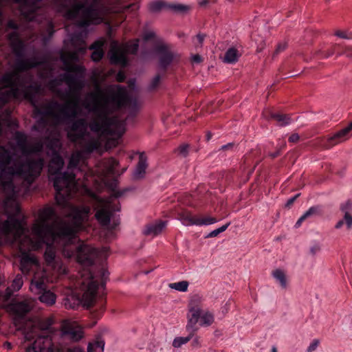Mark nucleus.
<instances>
[{
    "label": "nucleus",
    "instance_id": "nucleus-1",
    "mask_svg": "<svg viewBox=\"0 0 352 352\" xmlns=\"http://www.w3.org/2000/svg\"><path fill=\"white\" fill-rule=\"evenodd\" d=\"M45 61V58L38 60L36 57L16 60L13 70L0 78V105L5 104L12 98H25L34 106V113L41 116L42 120L51 118L54 124L57 125L78 115L80 98L77 95L65 91L56 93L61 100H65L63 104L52 102L41 107L36 104L35 98L41 91V85L33 80V76L27 71Z\"/></svg>",
    "mask_w": 352,
    "mask_h": 352
},
{
    "label": "nucleus",
    "instance_id": "nucleus-2",
    "mask_svg": "<svg viewBox=\"0 0 352 352\" xmlns=\"http://www.w3.org/2000/svg\"><path fill=\"white\" fill-rule=\"evenodd\" d=\"M65 219H59L53 208L47 207L41 211L38 219L32 228L33 238L23 233L15 236V230L12 229L14 239L19 241V248L21 253L20 269L23 273L28 274L33 265H37L36 257L29 252L37 250L46 243L47 247L44 257L49 265L55 259V250L50 242H54L57 237L73 239L76 231L80 229L85 221H87L90 212V208L75 210L67 207V211L60 212Z\"/></svg>",
    "mask_w": 352,
    "mask_h": 352
},
{
    "label": "nucleus",
    "instance_id": "nucleus-3",
    "mask_svg": "<svg viewBox=\"0 0 352 352\" xmlns=\"http://www.w3.org/2000/svg\"><path fill=\"white\" fill-rule=\"evenodd\" d=\"M129 98L125 88L117 86L104 90L97 86L87 96L83 105L94 116L89 124L92 132L98 135L121 136L125 131V122L110 115L126 106Z\"/></svg>",
    "mask_w": 352,
    "mask_h": 352
},
{
    "label": "nucleus",
    "instance_id": "nucleus-4",
    "mask_svg": "<svg viewBox=\"0 0 352 352\" xmlns=\"http://www.w3.org/2000/svg\"><path fill=\"white\" fill-rule=\"evenodd\" d=\"M19 4L22 16L27 21H41L44 6L50 0H12ZM58 6L65 10L68 19H79V27H85L90 23H100L103 20L106 8L101 0H58Z\"/></svg>",
    "mask_w": 352,
    "mask_h": 352
},
{
    "label": "nucleus",
    "instance_id": "nucleus-5",
    "mask_svg": "<svg viewBox=\"0 0 352 352\" xmlns=\"http://www.w3.org/2000/svg\"><path fill=\"white\" fill-rule=\"evenodd\" d=\"M23 164L25 163L16 155L15 149L9 150L0 146V185L5 194V210L10 215H19L21 211L19 204L15 200L16 191L12 183L13 177L18 175L24 179L22 175L16 172L11 173L10 169H16Z\"/></svg>",
    "mask_w": 352,
    "mask_h": 352
},
{
    "label": "nucleus",
    "instance_id": "nucleus-6",
    "mask_svg": "<svg viewBox=\"0 0 352 352\" xmlns=\"http://www.w3.org/2000/svg\"><path fill=\"white\" fill-rule=\"evenodd\" d=\"M63 165V159L57 154L53 155L49 164L50 179L53 181L56 190L55 199L57 206L60 210L65 211H67V207L75 210L89 208L85 206H74L69 202L72 195L76 190V182L75 174L72 171L59 173Z\"/></svg>",
    "mask_w": 352,
    "mask_h": 352
},
{
    "label": "nucleus",
    "instance_id": "nucleus-7",
    "mask_svg": "<svg viewBox=\"0 0 352 352\" xmlns=\"http://www.w3.org/2000/svg\"><path fill=\"white\" fill-rule=\"evenodd\" d=\"M52 324L53 320L50 318L36 319L32 322L25 338L28 340L34 339L32 348L35 352H83L79 346H55L54 341L58 331Z\"/></svg>",
    "mask_w": 352,
    "mask_h": 352
},
{
    "label": "nucleus",
    "instance_id": "nucleus-8",
    "mask_svg": "<svg viewBox=\"0 0 352 352\" xmlns=\"http://www.w3.org/2000/svg\"><path fill=\"white\" fill-rule=\"evenodd\" d=\"M86 50L85 43L80 41L79 47L73 52H64L60 55V58L64 65V69L69 73L63 74L60 78L51 80L49 82L50 89L55 93H61L58 87L65 81L68 87V92H78L83 86V78L85 76V68L74 63L78 60L79 54H83Z\"/></svg>",
    "mask_w": 352,
    "mask_h": 352
},
{
    "label": "nucleus",
    "instance_id": "nucleus-9",
    "mask_svg": "<svg viewBox=\"0 0 352 352\" xmlns=\"http://www.w3.org/2000/svg\"><path fill=\"white\" fill-rule=\"evenodd\" d=\"M14 139L21 153L19 157L25 164H21L16 169L11 168L10 172H16L22 175L24 179L28 184H31L40 175L43 167V160L41 158H34L31 153L41 151L43 144L39 142L32 148H29L26 135L21 132L15 133Z\"/></svg>",
    "mask_w": 352,
    "mask_h": 352
},
{
    "label": "nucleus",
    "instance_id": "nucleus-10",
    "mask_svg": "<svg viewBox=\"0 0 352 352\" xmlns=\"http://www.w3.org/2000/svg\"><path fill=\"white\" fill-rule=\"evenodd\" d=\"M76 294L67 296L63 300L66 309H74L81 303L87 309L91 307L95 302L98 283L94 280L88 270H85L78 276L75 283Z\"/></svg>",
    "mask_w": 352,
    "mask_h": 352
},
{
    "label": "nucleus",
    "instance_id": "nucleus-11",
    "mask_svg": "<svg viewBox=\"0 0 352 352\" xmlns=\"http://www.w3.org/2000/svg\"><path fill=\"white\" fill-rule=\"evenodd\" d=\"M68 138L74 142L79 143L82 150L91 153L100 146L99 138H91L87 132V123L85 119L74 121L67 132Z\"/></svg>",
    "mask_w": 352,
    "mask_h": 352
},
{
    "label": "nucleus",
    "instance_id": "nucleus-12",
    "mask_svg": "<svg viewBox=\"0 0 352 352\" xmlns=\"http://www.w3.org/2000/svg\"><path fill=\"white\" fill-rule=\"evenodd\" d=\"M138 50V43L134 42L120 45L118 42L113 41L111 43L109 51L110 60L113 64L125 66L127 63L126 54H134Z\"/></svg>",
    "mask_w": 352,
    "mask_h": 352
},
{
    "label": "nucleus",
    "instance_id": "nucleus-13",
    "mask_svg": "<svg viewBox=\"0 0 352 352\" xmlns=\"http://www.w3.org/2000/svg\"><path fill=\"white\" fill-rule=\"evenodd\" d=\"M98 256V251L95 248L90 245L82 244L77 248V261L82 265V269L79 272L80 276L85 270L90 272L94 280L98 281L96 276H94L89 267L94 265L96 258Z\"/></svg>",
    "mask_w": 352,
    "mask_h": 352
},
{
    "label": "nucleus",
    "instance_id": "nucleus-14",
    "mask_svg": "<svg viewBox=\"0 0 352 352\" xmlns=\"http://www.w3.org/2000/svg\"><path fill=\"white\" fill-rule=\"evenodd\" d=\"M191 304L190 307V314L187 316V324L186 326V329L190 332L188 336L186 337H177L173 341V346L175 348H179L183 344H186L189 342L195 336L196 331H197V328L195 327L197 324V318H198V309L196 307L192 306Z\"/></svg>",
    "mask_w": 352,
    "mask_h": 352
},
{
    "label": "nucleus",
    "instance_id": "nucleus-15",
    "mask_svg": "<svg viewBox=\"0 0 352 352\" xmlns=\"http://www.w3.org/2000/svg\"><path fill=\"white\" fill-rule=\"evenodd\" d=\"M191 304L198 309L199 316L197 318V322L199 321V324L201 326L209 327L214 322V319L213 314L210 311L204 310L202 309V298L198 295H195L190 298L188 305L187 316L190 314V309Z\"/></svg>",
    "mask_w": 352,
    "mask_h": 352
},
{
    "label": "nucleus",
    "instance_id": "nucleus-16",
    "mask_svg": "<svg viewBox=\"0 0 352 352\" xmlns=\"http://www.w3.org/2000/svg\"><path fill=\"white\" fill-rule=\"evenodd\" d=\"M34 306V302L33 300L25 299L10 304L7 307V310L13 316L14 322L17 324L19 320L23 318L32 310Z\"/></svg>",
    "mask_w": 352,
    "mask_h": 352
},
{
    "label": "nucleus",
    "instance_id": "nucleus-17",
    "mask_svg": "<svg viewBox=\"0 0 352 352\" xmlns=\"http://www.w3.org/2000/svg\"><path fill=\"white\" fill-rule=\"evenodd\" d=\"M156 52L160 56V66L164 70H166L171 63L177 62L179 59V55L170 51L168 46L164 44L157 45Z\"/></svg>",
    "mask_w": 352,
    "mask_h": 352
},
{
    "label": "nucleus",
    "instance_id": "nucleus-18",
    "mask_svg": "<svg viewBox=\"0 0 352 352\" xmlns=\"http://www.w3.org/2000/svg\"><path fill=\"white\" fill-rule=\"evenodd\" d=\"M61 335L77 342L83 337V331L76 322H65L61 327Z\"/></svg>",
    "mask_w": 352,
    "mask_h": 352
},
{
    "label": "nucleus",
    "instance_id": "nucleus-19",
    "mask_svg": "<svg viewBox=\"0 0 352 352\" xmlns=\"http://www.w3.org/2000/svg\"><path fill=\"white\" fill-rule=\"evenodd\" d=\"M352 131V122L345 128L335 133L327 139V142L322 146L324 149H329L349 138Z\"/></svg>",
    "mask_w": 352,
    "mask_h": 352
},
{
    "label": "nucleus",
    "instance_id": "nucleus-20",
    "mask_svg": "<svg viewBox=\"0 0 352 352\" xmlns=\"http://www.w3.org/2000/svg\"><path fill=\"white\" fill-rule=\"evenodd\" d=\"M30 291L36 294H40L47 289V278L43 272L36 273L32 279L30 286Z\"/></svg>",
    "mask_w": 352,
    "mask_h": 352
},
{
    "label": "nucleus",
    "instance_id": "nucleus-21",
    "mask_svg": "<svg viewBox=\"0 0 352 352\" xmlns=\"http://www.w3.org/2000/svg\"><path fill=\"white\" fill-rule=\"evenodd\" d=\"M166 225V221H157L147 224L143 231V234L146 236H155L161 234Z\"/></svg>",
    "mask_w": 352,
    "mask_h": 352
},
{
    "label": "nucleus",
    "instance_id": "nucleus-22",
    "mask_svg": "<svg viewBox=\"0 0 352 352\" xmlns=\"http://www.w3.org/2000/svg\"><path fill=\"white\" fill-rule=\"evenodd\" d=\"M8 39L14 53L17 57L21 58L23 55L24 46L17 33L15 32L10 33Z\"/></svg>",
    "mask_w": 352,
    "mask_h": 352
},
{
    "label": "nucleus",
    "instance_id": "nucleus-23",
    "mask_svg": "<svg viewBox=\"0 0 352 352\" xmlns=\"http://www.w3.org/2000/svg\"><path fill=\"white\" fill-rule=\"evenodd\" d=\"M146 168L147 158L143 153H141L139 156V160L135 170L133 173V179L139 180L144 178Z\"/></svg>",
    "mask_w": 352,
    "mask_h": 352
},
{
    "label": "nucleus",
    "instance_id": "nucleus-24",
    "mask_svg": "<svg viewBox=\"0 0 352 352\" xmlns=\"http://www.w3.org/2000/svg\"><path fill=\"white\" fill-rule=\"evenodd\" d=\"M340 210L344 213V219L349 230L352 228V201L347 200L340 206Z\"/></svg>",
    "mask_w": 352,
    "mask_h": 352
},
{
    "label": "nucleus",
    "instance_id": "nucleus-25",
    "mask_svg": "<svg viewBox=\"0 0 352 352\" xmlns=\"http://www.w3.org/2000/svg\"><path fill=\"white\" fill-rule=\"evenodd\" d=\"M119 162L116 160L114 158H109L107 160L104 164L105 169V175H120L122 173H124L126 168H124L120 173H118L116 171V168L118 166Z\"/></svg>",
    "mask_w": 352,
    "mask_h": 352
},
{
    "label": "nucleus",
    "instance_id": "nucleus-26",
    "mask_svg": "<svg viewBox=\"0 0 352 352\" xmlns=\"http://www.w3.org/2000/svg\"><path fill=\"white\" fill-rule=\"evenodd\" d=\"M23 284V277L20 274H17L12 281V285L6 289V298L8 299L14 291L19 290Z\"/></svg>",
    "mask_w": 352,
    "mask_h": 352
},
{
    "label": "nucleus",
    "instance_id": "nucleus-27",
    "mask_svg": "<svg viewBox=\"0 0 352 352\" xmlns=\"http://www.w3.org/2000/svg\"><path fill=\"white\" fill-rule=\"evenodd\" d=\"M103 42L96 41L90 47V49L94 50L91 56L94 61H99L103 57Z\"/></svg>",
    "mask_w": 352,
    "mask_h": 352
},
{
    "label": "nucleus",
    "instance_id": "nucleus-28",
    "mask_svg": "<svg viewBox=\"0 0 352 352\" xmlns=\"http://www.w3.org/2000/svg\"><path fill=\"white\" fill-rule=\"evenodd\" d=\"M38 295L39 300L47 306L53 305L56 302V296L50 290L45 289Z\"/></svg>",
    "mask_w": 352,
    "mask_h": 352
},
{
    "label": "nucleus",
    "instance_id": "nucleus-29",
    "mask_svg": "<svg viewBox=\"0 0 352 352\" xmlns=\"http://www.w3.org/2000/svg\"><path fill=\"white\" fill-rule=\"evenodd\" d=\"M97 220L103 226H107L110 223L111 212L105 208L98 210L96 213Z\"/></svg>",
    "mask_w": 352,
    "mask_h": 352
},
{
    "label": "nucleus",
    "instance_id": "nucleus-30",
    "mask_svg": "<svg viewBox=\"0 0 352 352\" xmlns=\"http://www.w3.org/2000/svg\"><path fill=\"white\" fill-rule=\"evenodd\" d=\"M179 219L186 226H197V219L193 217L190 212L185 211L179 213Z\"/></svg>",
    "mask_w": 352,
    "mask_h": 352
},
{
    "label": "nucleus",
    "instance_id": "nucleus-31",
    "mask_svg": "<svg viewBox=\"0 0 352 352\" xmlns=\"http://www.w3.org/2000/svg\"><path fill=\"white\" fill-rule=\"evenodd\" d=\"M320 213V208L319 206H313L311 207L306 212L302 215L300 219L296 222V227H299L302 222L305 221L306 219L309 218L311 216L319 214Z\"/></svg>",
    "mask_w": 352,
    "mask_h": 352
},
{
    "label": "nucleus",
    "instance_id": "nucleus-32",
    "mask_svg": "<svg viewBox=\"0 0 352 352\" xmlns=\"http://www.w3.org/2000/svg\"><path fill=\"white\" fill-rule=\"evenodd\" d=\"M239 57L238 51L235 48H230L224 55V62L233 63L237 61Z\"/></svg>",
    "mask_w": 352,
    "mask_h": 352
},
{
    "label": "nucleus",
    "instance_id": "nucleus-33",
    "mask_svg": "<svg viewBox=\"0 0 352 352\" xmlns=\"http://www.w3.org/2000/svg\"><path fill=\"white\" fill-rule=\"evenodd\" d=\"M270 117L273 119H275L280 126L287 125L291 121V118L289 115L286 114L271 113Z\"/></svg>",
    "mask_w": 352,
    "mask_h": 352
},
{
    "label": "nucleus",
    "instance_id": "nucleus-34",
    "mask_svg": "<svg viewBox=\"0 0 352 352\" xmlns=\"http://www.w3.org/2000/svg\"><path fill=\"white\" fill-rule=\"evenodd\" d=\"M168 4H166L162 1H154L148 3V10L151 12L156 13L160 12L162 8H167Z\"/></svg>",
    "mask_w": 352,
    "mask_h": 352
},
{
    "label": "nucleus",
    "instance_id": "nucleus-35",
    "mask_svg": "<svg viewBox=\"0 0 352 352\" xmlns=\"http://www.w3.org/2000/svg\"><path fill=\"white\" fill-rule=\"evenodd\" d=\"M81 159V153L80 152L73 153L70 157L68 169L72 170L74 168H76L79 164Z\"/></svg>",
    "mask_w": 352,
    "mask_h": 352
},
{
    "label": "nucleus",
    "instance_id": "nucleus-36",
    "mask_svg": "<svg viewBox=\"0 0 352 352\" xmlns=\"http://www.w3.org/2000/svg\"><path fill=\"white\" fill-rule=\"evenodd\" d=\"M274 277L278 280L283 287H286L287 280L285 274L281 270L277 269L273 272Z\"/></svg>",
    "mask_w": 352,
    "mask_h": 352
},
{
    "label": "nucleus",
    "instance_id": "nucleus-37",
    "mask_svg": "<svg viewBox=\"0 0 352 352\" xmlns=\"http://www.w3.org/2000/svg\"><path fill=\"white\" fill-rule=\"evenodd\" d=\"M169 287L179 292H186L188 289V283L186 280H182L178 283H170Z\"/></svg>",
    "mask_w": 352,
    "mask_h": 352
},
{
    "label": "nucleus",
    "instance_id": "nucleus-38",
    "mask_svg": "<svg viewBox=\"0 0 352 352\" xmlns=\"http://www.w3.org/2000/svg\"><path fill=\"white\" fill-rule=\"evenodd\" d=\"M167 8L175 12H185L189 10V7L179 3L168 4Z\"/></svg>",
    "mask_w": 352,
    "mask_h": 352
},
{
    "label": "nucleus",
    "instance_id": "nucleus-39",
    "mask_svg": "<svg viewBox=\"0 0 352 352\" xmlns=\"http://www.w3.org/2000/svg\"><path fill=\"white\" fill-rule=\"evenodd\" d=\"M104 342L102 341H97L95 343H90L88 345L87 347V351L88 352H94L96 351L98 349H99L100 351H103L104 348Z\"/></svg>",
    "mask_w": 352,
    "mask_h": 352
},
{
    "label": "nucleus",
    "instance_id": "nucleus-40",
    "mask_svg": "<svg viewBox=\"0 0 352 352\" xmlns=\"http://www.w3.org/2000/svg\"><path fill=\"white\" fill-rule=\"evenodd\" d=\"M217 221V219L214 217H207L205 218L197 219V226L210 225L214 223Z\"/></svg>",
    "mask_w": 352,
    "mask_h": 352
},
{
    "label": "nucleus",
    "instance_id": "nucleus-41",
    "mask_svg": "<svg viewBox=\"0 0 352 352\" xmlns=\"http://www.w3.org/2000/svg\"><path fill=\"white\" fill-rule=\"evenodd\" d=\"M161 76L160 74H157L151 81L148 85V89L150 91L155 90L160 84Z\"/></svg>",
    "mask_w": 352,
    "mask_h": 352
},
{
    "label": "nucleus",
    "instance_id": "nucleus-42",
    "mask_svg": "<svg viewBox=\"0 0 352 352\" xmlns=\"http://www.w3.org/2000/svg\"><path fill=\"white\" fill-rule=\"evenodd\" d=\"M230 223H226V225H223L221 227L219 228L218 229H216L213 231H212L211 232H210L207 237H215L217 236L219 234H220L221 232H224L227 228L228 227L230 226Z\"/></svg>",
    "mask_w": 352,
    "mask_h": 352
},
{
    "label": "nucleus",
    "instance_id": "nucleus-43",
    "mask_svg": "<svg viewBox=\"0 0 352 352\" xmlns=\"http://www.w3.org/2000/svg\"><path fill=\"white\" fill-rule=\"evenodd\" d=\"M188 148L189 145L188 144H182L179 146L175 151L179 153V155H181L183 157H186L188 154Z\"/></svg>",
    "mask_w": 352,
    "mask_h": 352
},
{
    "label": "nucleus",
    "instance_id": "nucleus-44",
    "mask_svg": "<svg viewBox=\"0 0 352 352\" xmlns=\"http://www.w3.org/2000/svg\"><path fill=\"white\" fill-rule=\"evenodd\" d=\"M335 35L344 39H352V33L346 31L337 30Z\"/></svg>",
    "mask_w": 352,
    "mask_h": 352
},
{
    "label": "nucleus",
    "instance_id": "nucleus-45",
    "mask_svg": "<svg viewBox=\"0 0 352 352\" xmlns=\"http://www.w3.org/2000/svg\"><path fill=\"white\" fill-rule=\"evenodd\" d=\"M287 48V43H279L277 47H276V49L275 50L273 55H272V58H275V56L278 54L280 52L284 51L285 49Z\"/></svg>",
    "mask_w": 352,
    "mask_h": 352
},
{
    "label": "nucleus",
    "instance_id": "nucleus-46",
    "mask_svg": "<svg viewBox=\"0 0 352 352\" xmlns=\"http://www.w3.org/2000/svg\"><path fill=\"white\" fill-rule=\"evenodd\" d=\"M320 344V341L318 339H316L313 341V342L310 344V346L308 348V352H313L316 349L318 346Z\"/></svg>",
    "mask_w": 352,
    "mask_h": 352
},
{
    "label": "nucleus",
    "instance_id": "nucleus-47",
    "mask_svg": "<svg viewBox=\"0 0 352 352\" xmlns=\"http://www.w3.org/2000/svg\"><path fill=\"white\" fill-rule=\"evenodd\" d=\"M54 25L50 21H47V32L50 36H51L54 33Z\"/></svg>",
    "mask_w": 352,
    "mask_h": 352
},
{
    "label": "nucleus",
    "instance_id": "nucleus-48",
    "mask_svg": "<svg viewBox=\"0 0 352 352\" xmlns=\"http://www.w3.org/2000/svg\"><path fill=\"white\" fill-rule=\"evenodd\" d=\"M299 139L300 136L298 133H293L289 136V141L290 142L296 143L299 140Z\"/></svg>",
    "mask_w": 352,
    "mask_h": 352
},
{
    "label": "nucleus",
    "instance_id": "nucleus-49",
    "mask_svg": "<svg viewBox=\"0 0 352 352\" xmlns=\"http://www.w3.org/2000/svg\"><path fill=\"white\" fill-rule=\"evenodd\" d=\"M52 148H56L60 146L59 140L57 138H53L50 145H48Z\"/></svg>",
    "mask_w": 352,
    "mask_h": 352
},
{
    "label": "nucleus",
    "instance_id": "nucleus-50",
    "mask_svg": "<svg viewBox=\"0 0 352 352\" xmlns=\"http://www.w3.org/2000/svg\"><path fill=\"white\" fill-rule=\"evenodd\" d=\"M299 196H300V194H297L294 197H293L290 198L289 199H288L287 203H286V204H285V206L286 207H290L294 204V202L297 199V197H298Z\"/></svg>",
    "mask_w": 352,
    "mask_h": 352
},
{
    "label": "nucleus",
    "instance_id": "nucleus-51",
    "mask_svg": "<svg viewBox=\"0 0 352 352\" xmlns=\"http://www.w3.org/2000/svg\"><path fill=\"white\" fill-rule=\"evenodd\" d=\"M192 346L193 347H197V348H199L201 346V343H200V340H199V337H195L192 343H191Z\"/></svg>",
    "mask_w": 352,
    "mask_h": 352
},
{
    "label": "nucleus",
    "instance_id": "nucleus-52",
    "mask_svg": "<svg viewBox=\"0 0 352 352\" xmlns=\"http://www.w3.org/2000/svg\"><path fill=\"white\" fill-rule=\"evenodd\" d=\"M206 36L205 34H198L196 36L197 41H198V43H199V45L200 47L202 46V44H203V42L204 41V38H205Z\"/></svg>",
    "mask_w": 352,
    "mask_h": 352
},
{
    "label": "nucleus",
    "instance_id": "nucleus-53",
    "mask_svg": "<svg viewBox=\"0 0 352 352\" xmlns=\"http://www.w3.org/2000/svg\"><path fill=\"white\" fill-rule=\"evenodd\" d=\"M125 79V75L124 74V73L120 72L117 76H116V80L118 81V82H123Z\"/></svg>",
    "mask_w": 352,
    "mask_h": 352
},
{
    "label": "nucleus",
    "instance_id": "nucleus-54",
    "mask_svg": "<svg viewBox=\"0 0 352 352\" xmlns=\"http://www.w3.org/2000/svg\"><path fill=\"white\" fill-rule=\"evenodd\" d=\"M155 36V34L152 32H147L144 36V39L146 41H148L151 38H153Z\"/></svg>",
    "mask_w": 352,
    "mask_h": 352
},
{
    "label": "nucleus",
    "instance_id": "nucleus-55",
    "mask_svg": "<svg viewBox=\"0 0 352 352\" xmlns=\"http://www.w3.org/2000/svg\"><path fill=\"white\" fill-rule=\"evenodd\" d=\"M192 60L195 63H199L201 62L202 58L199 54H195L192 56Z\"/></svg>",
    "mask_w": 352,
    "mask_h": 352
},
{
    "label": "nucleus",
    "instance_id": "nucleus-56",
    "mask_svg": "<svg viewBox=\"0 0 352 352\" xmlns=\"http://www.w3.org/2000/svg\"><path fill=\"white\" fill-rule=\"evenodd\" d=\"M8 28L14 30L17 28V25L14 21H10L8 23Z\"/></svg>",
    "mask_w": 352,
    "mask_h": 352
},
{
    "label": "nucleus",
    "instance_id": "nucleus-57",
    "mask_svg": "<svg viewBox=\"0 0 352 352\" xmlns=\"http://www.w3.org/2000/svg\"><path fill=\"white\" fill-rule=\"evenodd\" d=\"M280 149L277 150L276 152L274 153H269V156L272 158V159H274L276 158V157H278L279 155H280Z\"/></svg>",
    "mask_w": 352,
    "mask_h": 352
},
{
    "label": "nucleus",
    "instance_id": "nucleus-58",
    "mask_svg": "<svg viewBox=\"0 0 352 352\" xmlns=\"http://www.w3.org/2000/svg\"><path fill=\"white\" fill-rule=\"evenodd\" d=\"M333 54H334V50H327V52H325L324 53V56L325 58H329L331 56H332Z\"/></svg>",
    "mask_w": 352,
    "mask_h": 352
},
{
    "label": "nucleus",
    "instance_id": "nucleus-59",
    "mask_svg": "<svg viewBox=\"0 0 352 352\" xmlns=\"http://www.w3.org/2000/svg\"><path fill=\"white\" fill-rule=\"evenodd\" d=\"M344 222H345V221H344V219H341V220H340V221H338L337 222V223L336 224L335 228H336V229H339V228H340L343 226V224H344Z\"/></svg>",
    "mask_w": 352,
    "mask_h": 352
},
{
    "label": "nucleus",
    "instance_id": "nucleus-60",
    "mask_svg": "<svg viewBox=\"0 0 352 352\" xmlns=\"http://www.w3.org/2000/svg\"><path fill=\"white\" fill-rule=\"evenodd\" d=\"M265 47V43L262 42L260 45L257 47L256 52H261Z\"/></svg>",
    "mask_w": 352,
    "mask_h": 352
},
{
    "label": "nucleus",
    "instance_id": "nucleus-61",
    "mask_svg": "<svg viewBox=\"0 0 352 352\" xmlns=\"http://www.w3.org/2000/svg\"><path fill=\"white\" fill-rule=\"evenodd\" d=\"M320 250V247L318 245H316L311 248V252L313 254H315Z\"/></svg>",
    "mask_w": 352,
    "mask_h": 352
},
{
    "label": "nucleus",
    "instance_id": "nucleus-62",
    "mask_svg": "<svg viewBox=\"0 0 352 352\" xmlns=\"http://www.w3.org/2000/svg\"><path fill=\"white\" fill-rule=\"evenodd\" d=\"M232 146H233V144H232V143H229V144H226V145L223 146L221 147V149H222V150H226V149H228V148H232Z\"/></svg>",
    "mask_w": 352,
    "mask_h": 352
},
{
    "label": "nucleus",
    "instance_id": "nucleus-63",
    "mask_svg": "<svg viewBox=\"0 0 352 352\" xmlns=\"http://www.w3.org/2000/svg\"><path fill=\"white\" fill-rule=\"evenodd\" d=\"M351 50V47L345 46V47H344L343 54H346L347 52H350Z\"/></svg>",
    "mask_w": 352,
    "mask_h": 352
},
{
    "label": "nucleus",
    "instance_id": "nucleus-64",
    "mask_svg": "<svg viewBox=\"0 0 352 352\" xmlns=\"http://www.w3.org/2000/svg\"><path fill=\"white\" fill-rule=\"evenodd\" d=\"M126 8H132V10H135L138 8V6L136 4H130L126 6Z\"/></svg>",
    "mask_w": 352,
    "mask_h": 352
}]
</instances>
